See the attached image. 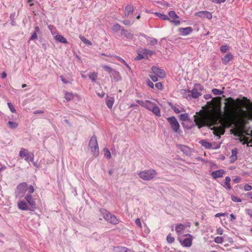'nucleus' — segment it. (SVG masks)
<instances>
[{"instance_id":"nucleus-1","label":"nucleus","mask_w":252,"mask_h":252,"mask_svg":"<svg viewBox=\"0 0 252 252\" xmlns=\"http://www.w3.org/2000/svg\"><path fill=\"white\" fill-rule=\"evenodd\" d=\"M224 111L221 112L219 120L223 128H229L233 126H238L243 120L242 116L232 108L224 107Z\"/></svg>"},{"instance_id":"nucleus-2","label":"nucleus","mask_w":252,"mask_h":252,"mask_svg":"<svg viewBox=\"0 0 252 252\" xmlns=\"http://www.w3.org/2000/svg\"><path fill=\"white\" fill-rule=\"evenodd\" d=\"M25 200H20L18 202V207L20 210L34 211L37 209L35 199L31 194H27L25 197Z\"/></svg>"},{"instance_id":"nucleus-3","label":"nucleus","mask_w":252,"mask_h":252,"mask_svg":"<svg viewBox=\"0 0 252 252\" xmlns=\"http://www.w3.org/2000/svg\"><path fill=\"white\" fill-rule=\"evenodd\" d=\"M99 212L102 215V217L107 222L114 225L117 224L119 223V220L117 217L111 214L110 212L106 209L101 208L99 209Z\"/></svg>"},{"instance_id":"nucleus-4","label":"nucleus","mask_w":252,"mask_h":252,"mask_svg":"<svg viewBox=\"0 0 252 252\" xmlns=\"http://www.w3.org/2000/svg\"><path fill=\"white\" fill-rule=\"evenodd\" d=\"M204 90V87L199 83H195L193 88L191 90H188L187 92L190 94H188L189 96H190L193 98H197L201 95V92Z\"/></svg>"},{"instance_id":"nucleus-5","label":"nucleus","mask_w":252,"mask_h":252,"mask_svg":"<svg viewBox=\"0 0 252 252\" xmlns=\"http://www.w3.org/2000/svg\"><path fill=\"white\" fill-rule=\"evenodd\" d=\"M102 68L109 73L110 77H113L115 81L118 82L122 80V76L119 71L113 69L110 66L107 65H102Z\"/></svg>"},{"instance_id":"nucleus-6","label":"nucleus","mask_w":252,"mask_h":252,"mask_svg":"<svg viewBox=\"0 0 252 252\" xmlns=\"http://www.w3.org/2000/svg\"><path fill=\"white\" fill-rule=\"evenodd\" d=\"M157 173L155 169H150L140 172L138 175L140 178L145 181H149L153 179Z\"/></svg>"},{"instance_id":"nucleus-7","label":"nucleus","mask_w":252,"mask_h":252,"mask_svg":"<svg viewBox=\"0 0 252 252\" xmlns=\"http://www.w3.org/2000/svg\"><path fill=\"white\" fill-rule=\"evenodd\" d=\"M167 122L169 123L172 130L177 133H180V126L177 119L175 116L168 117L166 119Z\"/></svg>"},{"instance_id":"nucleus-8","label":"nucleus","mask_w":252,"mask_h":252,"mask_svg":"<svg viewBox=\"0 0 252 252\" xmlns=\"http://www.w3.org/2000/svg\"><path fill=\"white\" fill-rule=\"evenodd\" d=\"M89 147L91 150L94 157H97L99 154L98 145L97 142L96 137L93 135L91 138L89 143Z\"/></svg>"},{"instance_id":"nucleus-9","label":"nucleus","mask_w":252,"mask_h":252,"mask_svg":"<svg viewBox=\"0 0 252 252\" xmlns=\"http://www.w3.org/2000/svg\"><path fill=\"white\" fill-rule=\"evenodd\" d=\"M136 102L142 107L149 111L151 110L152 107H153L155 104L154 102H153L149 100H146L145 101H143L142 100L137 99L136 100Z\"/></svg>"},{"instance_id":"nucleus-10","label":"nucleus","mask_w":252,"mask_h":252,"mask_svg":"<svg viewBox=\"0 0 252 252\" xmlns=\"http://www.w3.org/2000/svg\"><path fill=\"white\" fill-rule=\"evenodd\" d=\"M151 70L154 74L160 78H164L166 76L165 71L156 66H152Z\"/></svg>"},{"instance_id":"nucleus-11","label":"nucleus","mask_w":252,"mask_h":252,"mask_svg":"<svg viewBox=\"0 0 252 252\" xmlns=\"http://www.w3.org/2000/svg\"><path fill=\"white\" fill-rule=\"evenodd\" d=\"M19 156L22 158H25V160L26 161L29 162V161H33V156L32 157H30L29 152L26 149L23 148L22 149V150L19 152Z\"/></svg>"},{"instance_id":"nucleus-12","label":"nucleus","mask_w":252,"mask_h":252,"mask_svg":"<svg viewBox=\"0 0 252 252\" xmlns=\"http://www.w3.org/2000/svg\"><path fill=\"white\" fill-rule=\"evenodd\" d=\"M180 34L182 36L187 35L193 32V29L191 27L186 28H180L178 29Z\"/></svg>"},{"instance_id":"nucleus-13","label":"nucleus","mask_w":252,"mask_h":252,"mask_svg":"<svg viewBox=\"0 0 252 252\" xmlns=\"http://www.w3.org/2000/svg\"><path fill=\"white\" fill-rule=\"evenodd\" d=\"M195 15L201 18H206L208 19H211L212 18V13L207 11H200L195 13Z\"/></svg>"},{"instance_id":"nucleus-14","label":"nucleus","mask_w":252,"mask_h":252,"mask_svg":"<svg viewBox=\"0 0 252 252\" xmlns=\"http://www.w3.org/2000/svg\"><path fill=\"white\" fill-rule=\"evenodd\" d=\"M194 121L195 123V124H194V126H197L199 129H200L202 127L205 126L204 124V119L202 116L197 117L196 116H194Z\"/></svg>"},{"instance_id":"nucleus-15","label":"nucleus","mask_w":252,"mask_h":252,"mask_svg":"<svg viewBox=\"0 0 252 252\" xmlns=\"http://www.w3.org/2000/svg\"><path fill=\"white\" fill-rule=\"evenodd\" d=\"M187 235L189 236L190 238H185L182 241L181 240L179 239V241L182 246L185 247H189L192 245V236L189 234H188Z\"/></svg>"},{"instance_id":"nucleus-16","label":"nucleus","mask_w":252,"mask_h":252,"mask_svg":"<svg viewBox=\"0 0 252 252\" xmlns=\"http://www.w3.org/2000/svg\"><path fill=\"white\" fill-rule=\"evenodd\" d=\"M121 34L127 40H131L134 37L132 33L128 32L127 30L124 29L121 30Z\"/></svg>"},{"instance_id":"nucleus-17","label":"nucleus","mask_w":252,"mask_h":252,"mask_svg":"<svg viewBox=\"0 0 252 252\" xmlns=\"http://www.w3.org/2000/svg\"><path fill=\"white\" fill-rule=\"evenodd\" d=\"M225 171L223 169H219L212 172L211 173V176L214 179H216L217 178L222 177Z\"/></svg>"},{"instance_id":"nucleus-18","label":"nucleus","mask_w":252,"mask_h":252,"mask_svg":"<svg viewBox=\"0 0 252 252\" xmlns=\"http://www.w3.org/2000/svg\"><path fill=\"white\" fill-rule=\"evenodd\" d=\"M139 34L140 36L145 37L147 40H149V44L151 45H155L157 44L158 43V40L155 38L148 36L144 33H140Z\"/></svg>"},{"instance_id":"nucleus-19","label":"nucleus","mask_w":252,"mask_h":252,"mask_svg":"<svg viewBox=\"0 0 252 252\" xmlns=\"http://www.w3.org/2000/svg\"><path fill=\"white\" fill-rule=\"evenodd\" d=\"M28 184L26 182L19 184L17 187V189L20 192L24 193L27 190Z\"/></svg>"},{"instance_id":"nucleus-20","label":"nucleus","mask_w":252,"mask_h":252,"mask_svg":"<svg viewBox=\"0 0 252 252\" xmlns=\"http://www.w3.org/2000/svg\"><path fill=\"white\" fill-rule=\"evenodd\" d=\"M114 100L115 99L114 97L109 96L108 95H106V104L109 109L112 108L114 103Z\"/></svg>"},{"instance_id":"nucleus-21","label":"nucleus","mask_w":252,"mask_h":252,"mask_svg":"<svg viewBox=\"0 0 252 252\" xmlns=\"http://www.w3.org/2000/svg\"><path fill=\"white\" fill-rule=\"evenodd\" d=\"M182 125L184 128H186L187 129H190L194 126V124L191 120H189V121L185 122H182Z\"/></svg>"},{"instance_id":"nucleus-22","label":"nucleus","mask_w":252,"mask_h":252,"mask_svg":"<svg viewBox=\"0 0 252 252\" xmlns=\"http://www.w3.org/2000/svg\"><path fill=\"white\" fill-rule=\"evenodd\" d=\"M178 148L186 155H189L190 154L189 148L184 145H178Z\"/></svg>"},{"instance_id":"nucleus-23","label":"nucleus","mask_w":252,"mask_h":252,"mask_svg":"<svg viewBox=\"0 0 252 252\" xmlns=\"http://www.w3.org/2000/svg\"><path fill=\"white\" fill-rule=\"evenodd\" d=\"M113 251L114 252H131V251L128 248L121 246L114 247Z\"/></svg>"},{"instance_id":"nucleus-24","label":"nucleus","mask_w":252,"mask_h":252,"mask_svg":"<svg viewBox=\"0 0 252 252\" xmlns=\"http://www.w3.org/2000/svg\"><path fill=\"white\" fill-rule=\"evenodd\" d=\"M151 111L156 116L160 117V110L158 106L155 103L153 107H152Z\"/></svg>"},{"instance_id":"nucleus-25","label":"nucleus","mask_w":252,"mask_h":252,"mask_svg":"<svg viewBox=\"0 0 252 252\" xmlns=\"http://www.w3.org/2000/svg\"><path fill=\"white\" fill-rule=\"evenodd\" d=\"M232 58L233 56L231 53H228L222 59V62L223 64H226L232 59Z\"/></svg>"},{"instance_id":"nucleus-26","label":"nucleus","mask_w":252,"mask_h":252,"mask_svg":"<svg viewBox=\"0 0 252 252\" xmlns=\"http://www.w3.org/2000/svg\"><path fill=\"white\" fill-rule=\"evenodd\" d=\"M199 143L202 145V146L204 147L206 149H210L212 148V144L207 141L206 140L202 139L200 140Z\"/></svg>"},{"instance_id":"nucleus-27","label":"nucleus","mask_w":252,"mask_h":252,"mask_svg":"<svg viewBox=\"0 0 252 252\" xmlns=\"http://www.w3.org/2000/svg\"><path fill=\"white\" fill-rule=\"evenodd\" d=\"M40 32V29L38 26H35L34 28V32L32 34L30 39L31 40H33L37 38V33H38Z\"/></svg>"},{"instance_id":"nucleus-28","label":"nucleus","mask_w":252,"mask_h":252,"mask_svg":"<svg viewBox=\"0 0 252 252\" xmlns=\"http://www.w3.org/2000/svg\"><path fill=\"white\" fill-rule=\"evenodd\" d=\"M133 11V8L132 5H127L125 7V16H128Z\"/></svg>"},{"instance_id":"nucleus-29","label":"nucleus","mask_w":252,"mask_h":252,"mask_svg":"<svg viewBox=\"0 0 252 252\" xmlns=\"http://www.w3.org/2000/svg\"><path fill=\"white\" fill-rule=\"evenodd\" d=\"M55 39L61 42V43H64V44H66V43H67L68 42L67 41V40L66 39V38H65L63 35H60V34H57L55 36Z\"/></svg>"},{"instance_id":"nucleus-30","label":"nucleus","mask_w":252,"mask_h":252,"mask_svg":"<svg viewBox=\"0 0 252 252\" xmlns=\"http://www.w3.org/2000/svg\"><path fill=\"white\" fill-rule=\"evenodd\" d=\"M142 53H143L146 57H147L148 55L152 56L153 55L155 54V52L148 49L144 48L142 49Z\"/></svg>"},{"instance_id":"nucleus-31","label":"nucleus","mask_w":252,"mask_h":252,"mask_svg":"<svg viewBox=\"0 0 252 252\" xmlns=\"http://www.w3.org/2000/svg\"><path fill=\"white\" fill-rule=\"evenodd\" d=\"M114 57L117 60L120 61L122 63H123V64H125L128 68V70L132 72L131 67L129 66V65L126 63V62L124 59H123L122 58H121L120 57L118 56H114Z\"/></svg>"},{"instance_id":"nucleus-32","label":"nucleus","mask_w":252,"mask_h":252,"mask_svg":"<svg viewBox=\"0 0 252 252\" xmlns=\"http://www.w3.org/2000/svg\"><path fill=\"white\" fill-rule=\"evenodd\" d=\"M185 229V226L181 223L178 224L175 227V231L178 234H181Z\"/></svg>"},{"instance_id":"nucleus-33","label":"nucleus","mask_w":252,"mask_h":252,"mask_svg":"<svg viewBox=\"0 0 252 252\" xmlns=\"http://www.w3.org/2000/svg\"><path fill=\"white\" fill-rule=\"evenodd\" d=\"M137 56L135 58V60L139 61L143 59H148V57H146L145 55L142 53V50L137 51Z\"/></svg>"},{"instance_id":"nucleus-34","label":"nucleus","mask_w":252,"mask_h":252,"mask_svg":"<svg viewBox=\"0 0 252 252\" xmlns=\"http://www.w3.org/2000/svg\"><path fill=\"white\" fill-rule=\"evenodd\" d=\"M180 119L183 122L188 121L189 120H191L189 118V114L188 113H184L180 115Z\"/></svg>"},{"instance_id":"nucleus-35","label":"nucleus","mask_w":252,"mask_h":252,"mask_svg":"<svg viewBox=\"0 0 252 252\" xmlns=\"http://www.w3.org/2000/svg\"><path fill=\"white\" fill-rule=\"evenodd\" d=\"M88 76L93 82H95L96 81V78L97 77V73L95 72H91L89 73Z\"/></svg>"},{"instance_id":"nucleus-36","label":"nucleus","mask_w":252,"mask_h":252,"mask_svg":"<svg viewBox=\"0 0 252 252\" xmlns=\"http://www.w3.org/2000/svg\"><path fill=\"white\" fill-rule=\"evenodd\" d=\"M7 126L11 129H15L17 127L18 124L15 122L8 121L7 123Z\"/></svg>"},{"instance_id":"nucleus-37","label":"nucleus","mask_w":252,"mask_h":252,"mask_svg":"<svg viewBox=\"0 0 252 252\" xmlns=\"http://www.w3.org/2000/svg\"><path fill=\"white\" fill-rule=\"evenodd\" d=\"M168 104L169 106L173 109L174 112L176 114H179L181 112V111H180L175 105H173L171 102H168Z\"/></svg>"},{"instance_id":"nucleus-38","label":"nucleus","mask_w":252,"mask_h":252,"mask_svg":"<svg viewBox=\"0 0 252 252\" xmlns=\"http://www.w3.org/2000/svg\"><path fill=\"white\" fill-rule=\"evenodd\" d=\"M80 39L85 44L88 45H92V43L88 39L86 38L84 36L82 35H80L79 36Z\"/></svg>"},{"instance_id":"nucleus-39","label":"nucleus","mask_w":252,"mask_h":252,"mask_svg":"<svg viewBox=\"0 0 252 252\" xmlns=\"http://www.w3.org/2000/svg\"><path fill=\"white\" fill-rule=\"evenodd\" d=\"M169 16L172 19H178L179 17L178 15H177L174 11H170L168 12Z\"/></svg>"},{"instance_id":"nucleus-40","label":"nucleus","mask_w":252,"mask_h":252,"mask_svg":"<svg viewBox=\"0 0 252 252\" xmlns=\"http://www.w3.org/2000/svg\"><path fill=\"white\" fill-rule=\"evenodd\" d=\"M121 26L118 24L114 25L112 27V31L115 32H117L121 30Z\"/></svg>"},{"instance_id":"nucleus-41","label":"nucleus","mask_w":252,"mask_h":252,"mask_svg":"<svg viewBox=\"0 0 252 252\" xmlns=\"http://www.w3.org/2000/svg\"><path fill=\"white\" fill-rule=\"evenodd\" d=\"M64 97L67 101H69L71 100L72 99H73V95L72 93L66 92L65 94Z\"/></svg>"},{"instance_id":"nucleus-42","label":"nucleus","mask_w":252,"mask_h":252,"mask_svg":"<svg viewBox=\"0 0 252 252\" xmlns=\"http://www.w3.org/2000/svg\"><path fill=\"white\" fill-rule=\"evenodd\" d=\"M212 92L215 95H221L224 93V91L223 90H220L218 89H213L212 90Z\"/></svg>"},{"instance_id":"nucleus-43","label":"nucleus","mask_w":252,"mask_h":252,"mask_svg":"<svg viewBox=\"0 0 252 252\" xmlns=\"http://www.w3.org/2000/svg\"><path fill=\"white\" fill-rule=\"evenodd\" d=\"M104 151L105 152L104 156L106 157V158L107 159H110L111 157V155L109 150L107 148H105L104 149Z\"/></svg>"},{"instance_id":"nucleus-44","label":"nucleus","mask_w":252,"mask_h":252,"mask_svg":"<svg viewBox=\"0 0 252 252\" xmlns=\"http://www.w3.org/2000/svg\"><path fill=\"white\" fill-rule=\"evenodd\" d=\"M243 99L248 102V109L250 111H252V103L246 97H243Z\"/></svg>"},{"instance_id":"nucleus-45","label":"nucleus","mask_w":252,"mask_h":252,"mask_svg":"<svg viewBox=\"0 0 252 252\" xmlns=\"http://www.w3.org/2000/svg\"><path fill=\"white\" fill-rule=\"evenodd\" d=\"M166 241L169 244L173 243L175 241V238L171 236V234H169L166 237Z\"/></svg>"},{"instance_id":"nucleus-46","label":"nucleus","mask_w":252,"mask_h":252,"mask_svg":"<svg viewBox=\"0 0 252 252\" xmlns=\"http://www.w3.org/2000/svg\"><path fill=\"white\" fill-rule=\"evenodd\" d=\"M15 17V13H11L10 14V21H11V24L12 26H15L16 25V22H15V21L14 20Z\"/></svg>"},{"instance_id":"nucleus-47","label":"nucleus","mask_w":252,"mask_h":252,"mask_svg":"<svg viewBox=\"0 0 252 252\" xmlns=\"http://www.w3.org/2000/svg\"><path fill=\"white\" fill-rule=\"evenodd\" d=\"M214 241L217 244H221L223 241V238L222 237L218 236L215 238Z\"/></svg>"},{"instance_id":"nucleus-48","label":"nucleus","mask_w":252,"mask_h":252,"mask_svg":"<svg viewBox=\"0 0 252 252\" xmlns=\"http://www.w3.org/2000/svg\"><path fill=\"white\" fill-rule=\"evenodd\" d=\"M228 50V46L226 45H222L220 47V51L222 53H225Z\"/></svg>"},{"instance_id":"nucleus-49","label":"nucleus","mask_w":252,"mask_h":252,"mask_svg":"<svg viewBox=\"0 0 252 252\" xmlns=\"http://www.w3.org/2000/svg\"><path fill=\"white\" fill-rule=\"evenodd\" d=\"M231 200L234 202H241L242 200L238 197L234 195H231Z\"/></svg>"},{"instance_id":"nucleus-50","label":"nucleus","mask_w":252,"mask_h":252,"mask_svg":"<svg viewBox=\"0 0 252 252\" xmlns=\"http://www.w3.org/2000/svg\"><path fill=\"white\" fill-rule=\"evenodd\" d=\"M222 186L224 188H225V189L226 190H230L231 189L230 183L224 182L223 184H222Z\"/></svg>"},{"instance_id":"nucleus-51","label":"nucleus","mask_w":252,"mask_h":252,"mask_svg":"<svg viewBox=\"0 0 252 252\" xmlns=\"http://www.w3.org/2000/svg\"><path fill=\"white\" fill-rule=\"evenodd\" d=\"M7 105L11 112H12V113L15 112L16 110H15V108H14L13 105H12V104L11 102H8Z\"/></svg>"},{"instance_id":"nucleus-52","label":"nucleus","mask_w":252,"mask_h":252,"mask_svg":"<svg viewBox=\"0 0 252 252\" xmlns=\"http://www.w3.org/2000/svg\"><path fill=\"white\" fill-rule=\"evenodd\" d=\"M155 86L156 88H157L158 90H161L163 89V85L161 82H158L156 83Z\"/></svg>"},{"instance_id":"nucleus-53","label":"nucleus","mask_w":252,"mask_h":252,"mask_svg":"<svg viewBox=\"0 0 252 252\" xmlns=\"http://www.w3.org/2000/svg\"><path fill=\"white\" fill-rule=\"evenodd\" d=\"M147 85L151 88L153 89L154 85L153 82L151 81L150 79H148L146 81Z\"/></svg>"},{"instance_id":"nucleus-54","label":"nucleus","mask_w":252,"mask_h":252,"mask_svg":"<svg viewBox=\"0 0 252 252\" xmlns=\"http://www.w3.org/2000/svg\"><path fill=\"white\" fill-rule=\"evenodd\" d=\"M160 19H162L163 20H169L170 19L169 18V17L166 15H165V14H160Z\"/></svg>"},{"instance_id":"nucleus-55","label":"nucleus","mask_w":252,"mask_h":252,"mask_svg":"<svg viewBox=\"0 0 252 252\" xmlns=\"http://www.w3.org/2000/svg\"><path fill=\"white\" fill-rule=\"evenodd\" d=\"M151 79L152 80V82H156L158 81V79L157 75H150L149 76Z\"/></svg>"},{"instance_id":"nucleus-56","label":"nucleus","mask_w":252,"mask_h":252,"mask_svg":"<svg viewBox=\"0 0 252 252\" xmlns=\"http://www.w3.org/2000/svg\"><path fill=\"white\" fill-rule=\"evenodd\" d=\"M27 189L29 192V194H31V193H33L34 191V189L32 185H30L28 188L27 187Z\"/></svg>"},{"instance_id":"nucleus-57","label":"nucleus","mask_w":252,"mask_h":252,"mask_svg":"<svg viewBox=\"0 0 252 252\" xmlns=\"http://www.w3.org/2000/svg\"><path fill=\"white\" fill-rule=\"evenodd\" d=\"M244 189L246 191H250L252 189V187L247 184L244 186Z\"/></svg>"},{"instance_id":"nucleus-58","label":"nucleus","mask_w":252,"mask_h":252,"mask_svg":"<svg viewBox=\"0 0 252 252\" xmlns=\"http://www.w3.org/2000/svg\"><path fill=\"white\" fill-rule=\"evenodd\" d=\"M135 224L140 228L142 227L141 221L139 218H137L135 220Z\"/></svg>"},{"instance_id":"nucleus-59","label":"nucleus","mask_w":252,"mask_h":252,"mask_svg":"<svg viewBox=\"0 0 252 252\" xmlns=\"http://www.w3.org/2000/svg\"><path fill=\"white\" fill-rule=\"evenodd\" d=\"M228 214L227 213H219L216 214L215 215V217L216 218H218V217H220V216H226L228 215Z\"/></svg>"},{"instance_id":"nucleus-60","label":"nucleus","mask_w":252,"mask_h":252,"mask_svg":"<svg viewBox=\"0 0 252 252\" xmlns=\"http://www.w3.org/2000/svg\"><path fill=\"white\" fill-rule=\"evenodd\" d=\"M241 180V178L240 177H236L233 180V182L235 184H237L240 182Z\"/></svg>"},{"instance_id":"nucleus-61","label":"nucleus","mask_w":252,"mask_h":252,"mask_svg":"<svg viewBox=\"0 0 252 252\" xmlns=\"http://www.w3.org/2000/svg\"><path fill=\"white\" fill-rule=\"evenodd\" d=\"M230 162L231 163H233L235 160H237V156H234L233 155H231L230 157Z\"/></svg>"},{"instance_id":"nucleus-62","label":"nucleus","mask_w":252,"mask_h":252,"mask_svg":"<svg viewBox=\"0 0 252 252\" xmlns=\"http://www.w3.org/2000/svg\"><path fill=\"white\" fill-rule=\"evenodd\" d=\"M170 22L173 23L175 26H178L180 24L181 22L179 20H171Z\"/></svg>"},{"instance_id":"nucleus-63","label":"nucleus","mask_w":252,"mask_h":252,"mask_svg":"<svg viewBox=\"0 0 252 252\" xmlns=\"http://www.w3.org/2000/svg\"><path fill=\"white\" fill-rule=\"evenodd\" d=\"M231 155H233L234 156H237V154L238 153V149L237 148H234L231 151Z\"/></svg>"},{"instance_id":"nucleus-64","label":"nucleus","mask_w":252,"mask_h":252,"mask_svg":"<svg viewBox=\"0 0 252 252\" xmlns=\"http://www.w3.org/2000/svg\"><path fill=\"white\" fill-rule=\"evenodd\" d=\"M246 212L247 214L249 215L251 218H252V210L250 209H247L246 210Z\"/></svg>"}]
</instances>
